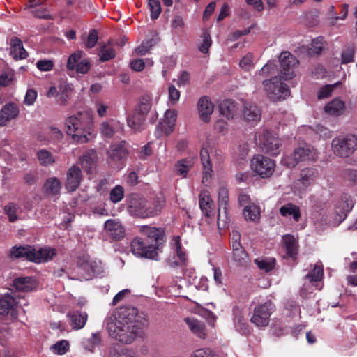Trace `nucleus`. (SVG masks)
Listing matches in <instances>:
<instances>
[{
  "label": "nucleus",
  "instance_id": "1",
  "mask_svg": "<svg viewBox=\"0 0 357 357\" xmlns=\"http://www.w3.org/2000/svg\"><path fill=\"white\" fill-rule=\"evenodd\" d=\"M148 325L146 316L132 306L120 307L107 319L109 335L123 344H130L141 337Z\"/></svg>",
  "mask_w": 357,
  "mask_h": 357
},
{
  "label": "nucleus",
  "instance_id": "2",
  "mask_svg": "<svg viewBox=\"0 0 357 357\" xmlns=\"http://www.w3.org/2000/svg\"><path fill=\"white\" fill-rule=\"evenodd\" d=\"M67 134L78 143H86L89 140L92 132V116L89 112H79L65 121Z\"/></svg>",
  "mask_w": 357,
  "mask_h": 357
},
{
  "label": "nucleus",
  "instance_id": "3",
  "mask_svg": "<svg viewBox=\"0 0 357 357\" xmlns=\"http://www.w3.org/2000/svg\"><path fill=\"white\" fill-rule=\"evenodd\" d=\"M317 157L316 151L305 144L296 147L291 153L284 155L281 163L288 168H293L300 162L315 160Z\"/></svg>",
  "mask_w": 357,
  "mask_h": 357
},
{
  "label": "nucleus",
  "instance_id": "4",
  "mask_svg": "<svg viewBox=\"0 0 357 357\" xmlns=\"http://www.w3.org/2000/svg\"><path fill=\"white\" fill-rule=\"evenodd\" d=\"M333 153L341 158H347L357 149V135H348L333 139L331 143Z\"/></svg>",
  "mask_w": 357,
  "mask_h": 357
},
{
  "label": "nucleus",
  "instance_id": "5",
  "mask_svg": "<svg viewBox=\"0 0 357 357\" xmlns=\"http://www.w3.org/2000/svg\"><path fill=\"white\" fill-rule=\"evenodd\" d=\"M263 84L268 97L273 101L284 100L290 94L288 86L281 82L276 77L264 81Z\"/></svg>",
  "mask_w": 357,
  "mask_h": 357
},
{
  "label": "nucleus",
  "instance_id": "6",
  "mask_svg": "<svg viewBox=\"0 0 357 357\" xmlns=\"http://www.w3.org/2000/svg\"><path fill=\"white\" fill-rule=\"evenodd\" d=\"M252 169L261 178H269L275 172V161L262 155L255 156L251 160Z\"/></svg>",
  "mask_w": 357,
  "mask_h": 357
},
{
  "label": "nucleus",
  "instance_id": "7",
  "mask_svg": "<svg viewBox=\"0 0 357 357\" xmlns=\"http://www.w3.org/2000/svg\"><path fill=\"white\" fill-rule=\"evenodd\" d=\"M259 145L266 153L277 155L280 152L281 142L270 131L266 130L258 137Z\"/></svg>",
  "mask_w": 357,
  "mask_h": 357
},
{
  "label": "nucleus",
  "instance_id": "8",
  "mask_svg": "<svg viewBox=\"0 0 357 357\" xmlns=\"http://www.w3.org/2000/svg\"><path fill=\"white\" fill-rule=\"evenodd\" d=\"M128 211L132 216L149 218V207L144 197L137 194L130 195L127 201Z\"/></svg>",
  "mask_w": 357,
  "mask_h": 357
},
{
  "label": "nucleus",
  "instance_id": "9",
  "mask_svg": "<svg viewBox=\"0 0 357 357\" xmlns=\"http://www.w3.org/2000/svg\"><path fill=\"white\" fill-rule=\"evenodd\" d=\"M280 62V76L285 80L291 79L294 76V67L298 61L289 52H283L279 57Z\"/></svg>",
  "mask_w": 357,
  "mask_h": 357
},
{
  "label": "nucleus",
  "instance_id": "10",
  "mask_svg": "<svg viewBox=\"0 0 357 357\" xmlns=\"http://www.w3.org/2000/svg\"><path fill=\"white\" fill-rule=\"evenodd\" d=\"M272 303L268 302L255 307L250 321L257 327H265L269 323V317L273 312Z\"/></svg>",
  "mask_w": 357,
  "mask_h": 357
},
{
  "label": "nucleus",
  "instance_id": "11",
  "mask_svg": "<svg viewBox=\"0 0 357 357\" xmlns=\"http://www.w3.org/2000/svg\"><path fill=\"white\" fill-rule=\"evenodd\" d=\"M177 112L175 110L168 109L165 114L163 119L156 126L155 135L157 138L161 137L163 134H171L176 124Z\"/></svg>",
  "mask_w": 357,
  "mask_h": 357
},
{
  "label": "nucleus",
  "instance_id": "12",
  "mask_svg": "<svg viewBox=\"0 0 357 357\" xmlns=\"http://www.w3.org/2000/svg\"><path fill=\"white\" fill-rule=\"evenodd\" d=\"M131 250L136 256L149 259H154L158 255L157 247L155 245H146L139 237H136L132 241Z\"/></svg>",
  "mask_w": 357,
  "mask_h": 357
},
{
  "label": "nucleus",
  "instance_id": "13",
  "mask_svg": "<svg viewBox=\"0 0 357 357\" xmlns=\"http://www.w3.org/2000/svg\"><path fill=\"white\" fill-rule=\"evenodd\" d=\"M82 52H77L71 54L68 59V69L76 70L78 73H86L91 68V63L88 59H82Z\"/></svg>",
  "mask_w": 357,
  "mask_h": 357
},
{
  "label": "nucleus",
  "instance_id": "14",
  "mask_svg": "<svg viewBox=\"0 0 357 357\" xmlns=\"http://www.w3.org/2000/svg\"><path fill=\"white\" fill-rule=\"evenodd\" d=\"M82 180V173L80 167L74 165L66 172L65 186L68 191L74 192L79 186Z\"/></svg>",
  "mask_w": 357,
  "mask_h": 357
},
{
  "label": "nucleus",
  "instance_id": "15",
  "mask_svg": "<svg viewBox=\"0 0 357 357\" xmlns=\"http://www.w3.org/2000/svg\"><path fill=\"white\" fill-rule=\"evenodd\" d=\"M16 306L15 299L10 295L6 294L0 298V314L10 316L11 320H15L18 315Z\"/></svg>",
  "mask_w": 357,
  "mask_h": 357
},
{
  "label": "nucleus",
  "instance_id": "16",
  "mask_svg": "<svg viewBox=\"0 0 357 357\" xmlns=\"http://www.w3.org/2000/svg\"><path fill=\"white\" fill-rule=\"evenodd\" d=\"M108 235L113 239L119 240L125 235V228L118 219H109L104 225Z\"/></svg>",
  "mask_w": 357,
  "mask_h": 357
},
{
  "label": "nucleus",
  "instance_id": "17",
  "mask_svg": "<svg viewBox=\"0 0 357 357\" xmlns=\"http://www.w3.org/2000/svg\"><path fill=\"white\" fill-rule=\"evenodd\" d=\"M19 113V107L15 103L6 104L0 111V126H5L10 121L16 119Z\"/></svg>",
  "mask_w": 357,
  "mask_h": 357
},
{
  "label": "nucleus",
  "instance_id": "18",
  "mask_svg": "<svg viewBox=\"0 0 357 357\" xmlns=\"http://www.w3.org/2000/svg\"><path fill=\"white\" fill-rule=\"evenodd\" d=\"M200 158L203 165L202 183L205 185H208L212 176L213 170L209 153L206 148H202L200 151Z\"/></svg>",
  "mask_w": 357,
  "mask_h": 357
},
{
  "label": "nucleus",
  "instance_id": "19",
  "mask_svg": "<svg viewBox=\"0 0 357 357\" xmlns=\"http://www.w3.org/2000/svg\"><path fill=\"white\" fill-rule=\"evenodd\" d=\"M198 112L201 120L204 122H208L212 114L214 105L206 96L202 97L197 104Z\"/></svg>",
  "mask_w": 357,
  "mask_h": 357
},
{
  "label": "nucleus",
  "instance_id": "20",
  "mask_svg": "<svg viewBox=\"0 0 357 357\" xmlns=\"http://www.w3.org/2000/svg\"><path fill=\"white\" fill-rule=\"evenodd\" d=\"M346 105L344 101L340 98H335L324 106V112L333 116H340L345 111Z\"/></svg>",
  "mask_w": 357,
  "mask_h": 357
},
{
  "label": "nucleus",
  "instance_id": "21",
  "mask_svg": "<svg viewBox=\"0 0 357 357\" xmlns=\"http://www.w3.org/2000/svg\"><path fill=\"white\" fill-rule=\"evenodd\" d=\"M31 261L35 263H41L52 259L56 255L55 249L50 248H43L36 249L33 248L31 251Z\"/></svg>",
  "mask_w": 357,
  "mask_h": 357
},
{
  "label": "nucleus",
  "instance_id": "22",
  "mask_svg": "<svg viewBox=\"0 0 357 357\" xmlns=\"http://www.w3.org/2000/svg\"><path fill=\"white\" fill-rule=\"evenodd\" d=\"M96 153L91 150L82 155L79 159V163L87 173H93L96 167Z\"/></svg>",
  "mask_w": 357,
  "mask_h": 357
},
{
  "label": "nucleus",
  "instance_id": "23",
  "mask_svg": "<svg viewBox=\"0 0 357 357\" xmlns=\"http://www.w3.org/2000/svg\"><path fill=\"white\" fill-rule=\"evenodd\" d=\"M352 201L347 195L342 198V200L338 203L336 206V220L339 222H342L347 217V213L353 208Z\"/></svg>",
  "mask_w": 357,
  "mask_h": 357
},
{
  "label": "nucleus",
  "instance_id": "24",
  "mask_svg": "<svg viewBox=\"0 0 357 357\" xmlns=\"http://www.w3.org/2000/svg\"><path fill=\"white\" fill-rule=\"evenodd\" d=\"M73 329L82 328L87 321L88 315L86 312L79 311L69 312L67 315Z\"/></svg>",
  "mask_w": 357,
  "mask_h": 357
},
{
  "label": "nucleus",
  "instance_id": "25",
  "mask_svg": "<svg viewBox=\"0 0 357 357\" xmlns=\"http://www.w3.org/2000/svg\"><path fill=\"white\" fill-rule=\"evenodd\" d=\"M243 117L246 121L257 122L261 119V111L257 105L245 103L243 106Z\"/></svg>",
  "mask_w": 357,
  "mask_h": 357
},
{
  "label": "nucleus",
  "instance_id": "26",
  "mask_svg": "<svg viewBox=\"0 0 357 357\" xmlns=\"http://www.w3.org/2000/svg\"><path fill=\"white\" fill-rule=\"evenodd\" d=\"M140 232L158 243L159 241L162 240L165 236V231L162 228H158L148 225H143L140 227Z\"/></svg>",
  "mask_w": 357,
  "mask_h": 357
},
{
  "label": "nucleus",
  "instance_id": "27",
  "mask_svg": "<svg viewBox=\"0 0 357 357\" xmlns=\"http://www.w3.org/2000/svg\"><path fill=\"white\" fill-rule=\"evenodd\" d=\"M185 321L190 330L199 338L204 340L207 337L206 326L202 322L191 318H185Z\"/></svg>",
  "mask_w": 357,
  "mask_h": 357
},
{
  "label": "nucleus",
  "instance_id": "28",
  "mask_svg": "<svg viewBox=\"0 0 357 357\" xmlns=\"http://www.w3.org/2000/svg\"><path fill=\"white\" fill-rule=\"evenodd\" d=\"M10 54L15 59H24L28 56L27 52L23 47L22 40L18 38L11 39Z\"/></svg>",
  "mask_w": 357,
  "mask_h": 357
},
{
  "label": "nucleus",
  "instance_id": "29",
  "mask_svg": "<svg viewBox=\"0 0 357 357\" xmlns=\"http://www.w3.org/2000/svg\"><path fill=\"white\" fill-rule=\"evenodd\" d=\"M61 186L59 178L57 177H50L45 181L43 189L46 195L54 196L60 193Z\"/></svg>",
  "mask_w": 357,
  "mask_h": 357
},
{
  "label": "nucleus",
  "instance_id": "30",
  "mask_svg": "<svg viewBox=\"0 0 357 357\" xmlns=\"http://www.w3.org/2000/svg\"><path fill=\"white\" fill-rule=\"evenodd\" d=\"M219 111L221 115L225 116L227 119H231L236 114L238 107L233 100H225L220 104Z\"/></svg>",
  "mask_w": 357,
  "mask_h": 357
},
{
  "label": "nucleus",
  "instance_id": "31",
  "mask_svg": "<svg viewBox=\"0 0 357 357\" xmlns=\"http://www.w3.org/2000/svg\"><path fill=\"white\" fill-rule=\"evenodd\" d=\"M14 285L18 291H30L36 288V283L33 278L24 277L15 279Z\"/></svg>",
  "mask_w": 357,
  "mask_h": 357
},
{
  "label": "nucleus",
  "instance_id": "32",
  "mask_svg": "<svg viewBox=\"0 0 357 357\" xmlns=\"http://www.w3.org/2000/svg\"><path fill=\"white\" fill-rule=\"evenodd\" d=\"M144 119L145 115L135 112L132 115L128 116L127 123L134 132H141L143 130Z\"/></svg>",
  "mask_w": 357,
  "mask_h": 357
},
{
  "label": "nucleus",
  "instance_id": "33",
  "mask_svg": "<svg viewBox=\"0 0 357 357\" xmlns=\"http://www.w3.org/2000/svg\"><path fill=\"white\" fill-rule=\"evenodd\" d=\"M199 207L203 213L207 217L210 216L211 212V206L213 205V201L209 195L207 190H202L199 194Z\"/></svg>",
  "mask_w": 357,
  "mask_h": 357
},
{
  "label": "nucleus",
  "instance_id": "34",
  "mask_svg": "<svg viewBox=\"0 0 357 357\" xmlns=\"http://www.w3.org/2000/svg\"><path fill=\"white\" fill-rule=\"evenodd\" d=\"M317 175V171L313 168H305L301 170L300 178L298 183H301L304 187H307L312 183Z\"/></svg>",
  "mask_w": 357,
  "mask_h": 357
},
{
  "label": "nucleus",
  "instance_id": "35",
  "mask_svg": "<svg viewBox=\"0 0 357 357\" xmlns=\"http://www.w3.org/2000/svg\"><path fill=\"white\" fill-rule=\"evenodd\" d=\"M287 255L294 258L298 253V245L295 238L291 235H285L282 238Z\"/></svg>",
  "mask_w": 357,
  "mask_h": 357
},
{
  "label": "nucleus",
  "instance_id": "36",
  "mask_svg": "<svg viewBox=\"0 0 357 357\" xmlns=\"http://www.w3.org/2000/svg\"><path fill=\"white\" fill-rule=\"evenodd\" d=\"M31 251H33L32 246H15L10 250V256L14 258H26L31 261Z\"/></svg>",
  "mask_w": 357,
  "mask_h": 357
},
{
  "label": "nucleus",
  "instance_id": "37",
  "mask_svg": "<svg viewBox=\"0 0 357 357\" xmlns=\"http://www.w3.org/2000/svg\"><path fill=\"white\" fill-rule=\"evenodd\" d=\"M110 157L114 160H120L125 157H126L128 154V151L126 147V142H122L119 144L112 145L109 151Z\"/></svg>",
  "mask_w": 357,
  "mask_h": 357
},
{
  "label": "nucleus",
  "instance_id": "38",
  "mask_svg": "<svg viewBox=\"0 0 357 357\" xmlns=\"http://www.w3.org/2000/svg\"><path fill=\"white\" fill-rule=\"evenodd\" d=\"M280 213L282 216L292 215L295 221L298 222L301 218V212L298 206L293 204H287L280 208Z\"/></svg>",
  "mask_w": 357,
  "mask_h": 357
},
{
  "label": "nucleus",
  "instance_id": "39",
  "mask_svg": "<svg viewBox=\"0 0 357 357\" xmlns=\"http://www.w3.org/2000/svg\"><path fill=\"white\" fill-rule=\"evenodd\" d=\"M243 215L246 220L257 222L260 218V208L255 204H249L245 206Z\"/></svg>",
  "mask_w": 357,
  "mask_h": 357
},
{
  "label": "nucleus",
  "instance_id": "40",
  "mask_svg": "<svg viewBox=\"0 0 357 357\" xmlns=\"http://www.w3.org/2000/svg\"><path fill=\"white\" fill-rule=\"evenodd\" d=\"M325 48V41L321 37L314 38L310 45V47L308 50V54L310 56H314L319 55Z\"/></svg>",
  "mask_w": 357,
  "mask_h": 357
},
{
  "label": "nucleus",
  "instance_id": "41",
  "mask_svg": "<svg viewBox=\"0 0 357 357\" xmlns=\"http://www.w3.org/2000/svg\"><path fill=\"white\" fill-rule=\"evenodd\" d=\"M37 158L43 166H51L55 162V158L52 153L46 149H41L37 153Z\"/></svg>",
  "mask_w": 357,
  "mask_h": 357
},
{
  "label": "nucleus",
  "instance_id": "42",
  "mask_svg": "<svg viewBox=\"0 0 357 357\" xmlns=\"http://www.w3.org/2000/svg\"><path fill=\"white\" fill-rule=\"evenodd\" d=\"M101 338L99 333H93L91 337L82 340V344L86 351L93 352L95 347L100 343Z\"/></svg>",
  "mask_w": 357,
  "mask_h": 357
},
{
  "label": "nucleus",
  "instance_id": "43",
  "mask_svg": "<svg viewBox=\"0 0 357 357\" xmlns=\"http://www.w3.org/2000/svg\"><path fill=\"white\" fill-rule=\"evenodd\" d=\"M254 261L259 269L263 270L266 273L273 269L275 264V259L271 257L257 258Z\"/></svg>",
  "mask_w": 357,
  "mask_h": 357
},
{
  "label": "nucleus",
  "instance_id": "44",
  "mask_svg": "<svg viewBox=\"0 0 357 357\" xmlns=\"http://www.w3.org/2000/svg\"><path fill=\"white\" fill-rule=\"evenodd\" d=\"M59 101L61 105H65L68 100L72 89L68 84L63 82L59 84Z\"/></svg>",
  "mask_w": 357,
  "mask_h": 357
},
{
  "label": "nucleus",
  "instance_id": "45",
  "mask_svg": "<svg viewBox=\"0 0 357 357\" xmlns=\"http://www.w3.org/2000/svg\"><path fill=\"white\" fill-rule=\"evenodd\" d=\"M98 55L101 62L109 61L115 57L116 52L114 48L102 45L99 50Z\"/></svg>",
  "mask_w": 357,
  "mask_h": 357
},
{
  "label": "nucleus",
  "instance_id": "46",
  "mask_svg": "<svg viewBox=\"0 0 357 357\" xmlns=\"http://www.w3.org/2000/svg\"><path fill=\"white\" fill-rule=\"evenodd\" d=\"M69 347L68 341L62 340L52 345L50 349L55 354L63 355L69 350Z\"/></svg>",
  "mask_w": 357,
  "mask_h": 357
},
{
  "label": "nucleus",
  "instance_id": "47",
  "mask_svg": "<svg viewBox=\"0 0 357 357\" xmlns=\"http://www.w3.org/2000/svg\"><path fill=\"white\" fill-rule=\"evenodd\" d=\"M355 55V48L353 45H349L345 46L341 54V63L347 64L354 61Z\"/></svg>",
  "mask_w": 357,
  "mask_h": 357
},
{
  "label": "nucleus",
  "instance_id": "48",
  "mask_svg": "<svg viewBox=\"0 0 357 357\" xmlns=\"http://www.w3.org/2000/svg\"><path fill=\"white\" fill-rule=\"evenodd\" d=\"M194 159L192 157L180 160V175L187 177L188 172L194 167Z\"/></svg>",
  "mask_w": 357,
  "mask_h": 357
},
{
  "label": "nucleus",
  "instance_id": "49",
  "mask_svg": "<svg viewBox=\"0 0 357 357\" xmlns=\"http://www.w3.org/2000/svg\"><path fill=\"white\" fill-rule=\"evenodd\" d=\"M324 275L323 268L319 265H315L313 270L307 273L305 278L309 280V282H317L322 279Z\"/></svg>",
  "mask_w": 357,
  "mask_h": 357
},
{
  "label": "nucleus",
  "instance_id": "50",
  "mask_svg": "<svg viewBox=\"0 0 357 357\" xmlns=\"http://www.w3.org/2000/svg\"><path fill=\"white\" fill-rule=\"evenodd\" d=\"M124 197V189L121 185H116L109 193V199L113 203L121 202Z\"/></svg>",
  "mask_w": 357,
  "mask_h": 357
},
{
  "label": "nucleus",
  "instance_id": "51",
  "mask_svg": "<svg viewBox=\"0 0 357 357\" xmlns=\"http://www.w3.org/2000/svg\"><path fill=\"white\" fill-rule=\"evenodd\" d=\"M233 250V259L240 265H243L246 263L248 259V254L245 250L242 248H237Z\"/></svg>",
  "mask_w": 357,
  "mask_h": 357
},
{
  "label": "nucleus",
  "instance_id": "52",
  "mask_svg": "<svg viewBox=\"0 0 357 357\" xmlns=\"http://www.w3.org/2000/svg\"><path fill=\"white\" fill-rule=\"evenodd\" d=\"M148 6L151 12V19H157L161 13V6L159 0H149Z\"/></svg>",
  "mask_w": 357,
  "mask_h": 357
},
{
  "label": "nucleus",
  "instance_id": "53",
  "mask_svg": "<svg viewBox=\"0 0 357 357\" xmlns=\"http://www.w3.org/2000/svg\"><path fill=\"white\" fill-rule=\"evenodd\" d=\"M113 121H104L100 126L101 134L106 137H112L114 135V129L112 125Z\"/></svg>",
  "mask_w": 357,
  "mask_h": 357
},
{
  "label": "nucleus",
  "instance_id": "54",
  "mask_svg": "<svg viewBox=\"0 0 357 357\" xmlns=\"http://www.w3.org/2000/svg\"><path fill=\"white\" fill-rule=\"evenodd\" d=\"M202 43L199 47V50L202 53H207L211 46V38L209 33L204 31L202 35Z\"/></svg>",
  "mask_w": 357,
  "mask_h": 357
},
{
  "label": "nucleus",
  "instance_id": "55",
  "mask_svg": "<svg viewBox=\"0 0 357 357\" xmlns=\"http://www.w3.org/2000/svg\"><path fill=\"white\" fill-rule=\"evenodd\" d=\"M229 201V192L225 187H220L218 191V205L222 209L227 206Z\"/></svg>",
  "mask_w": 357,
  "mask_h": 357
},
{
  "label": "nucleus",
  "instance_id": "56",
  "mask_svg": "<svg viewBox=\"0 0 357 357\" xmlns=\"http://www.w3.org/2000/svg\"><path fill=\"white\" fill-rule=\"evenodd\" d=\"M151 107V99L149 96H143L141 98L137 112L146 115Z\"/></svg>",
  "mask_w": 357,
  "mask_h": 357
},
{
  "label": "nucleus",
  "instance_id": "57",
  "mask_svg": "<svg viewBox=\"0 0 357 357\" xmlns=\"http://www.w3.org/2000/svg\"><path fill=\"white\" fill-rule=\"evenodd\" d=\"M165 206V200L162 198L158 199L154 203V207H149V217H153L160 213Z\"/></svg>",
  "mask_w": 357,
  "mask_h": 357
},
{
  "label": "nucleus",
  "instance_id": "58",
  "mask_svg": "<svg viewBox=\"0 0 357 357\" xmlns=\"http://www.w3.org/2000/svg\"><path fill=\"white\" fill-rule=\"evenodd\" d=\"M191 357H218L213 350L209 348L197 349L192 354Z\"/></svg>",
  "mask_w": 357,
  "mask_h": 357
},
{
  "label": "nucleus",
  "instance_id": "59",
  "mask_svg": "<svg viewBox=\"0 0 357 357\" xmlns=\"http://www.w3.org/2000/svg\"><path fill=\"white\" fill-rule=\"evenodd\" d=\"M312 128L314 132L322 138L328 139L332 136L330 130L320 124L315 125Z\"/></svg>",
  "mask_w": 357,
  "mask_h": 357
},
{
  "label": "nucleus",
  "instance_id": "60",
  "mask_svg": "<svg viewBox=\"0 0 357 357\" xmlns=\"http://www.w3.org/2000/svg\"><path fill=\"white\" fill-rule=\"evenodd\" d=\"M158 43V38H156L155 41L154 43H152L151 41H144L142 43L141 45L137 47L135 49V52L137 54L139 55H144L146 54L150 48L155 45Z\"/></svg>",
  "mask_w": 357,
  "mask_h": 357
},
{
  "label": "nucleus",
  "instance_id": "61",
  "mask_svg": "<svg viewBox=\"0 0 357 357\" xmlns=\"http://www.w3.org/2000/svg\"><path fill=\"white\" fill-rule=\"evenodd\" d=\"M227 206H226L225 209H222V208H218V228L224 227L227 222L228 217L227 213Z\"/></svg>",
  "mask_w": 357,
  "mask_h": 357
},
{
  "label": "nucleus",
  "instance_id": "62",
  "mask_svg": "<svg viewBox=\"0 0 357 357\" xmlns=\"http://www.w3.org/2000/svg\"><path fill=\"white\" fill-rule=\"evenodd\" d=\"M168 91L169 105L173 106L176 104V102L178 100V91L174 85L170 84L168 88Z\"/></svg>",
  "mask_w": 357,
  "mask_h": 357
},
{
  "label": "nucleus",
  "instance_id": "63",
  "mask_svg": "<svg viewBox=\"0 0 357 357\" xmlns=\"http://www.w3.org/2000/svg\"><path fill=\"white\" fill-rule=\"evenodd\" d=\"M241 68L245 71H249L253 67V59L251 54L245 55L240 61Z\"/></svg>",
  "mask_w": 357,
  "mask_h": 357
},
{
  "label": "nucleus",
  "instance_id": "64",
  "mask_svg": "<svg viewBox=\"0 0 357 357\" xmlns=\"http://www.w3.org/2000/svg\"><path fill=\"white\" fill-rule=\"evenodd\" d=\"M37 98V92L33 89H29L27 90L25 97L24 103L26 105H32L35 102Z\"/></svg>",
  "mask_w": 357,
  "mask_h": 357
}]
</instances>
